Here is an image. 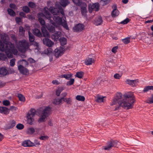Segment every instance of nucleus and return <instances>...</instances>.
I'll list each match as a JSON object with an SVG mask.
<instances>
[{
    "label": "nucleus",
    "mask_w": 153,
    "mask_h": 153,
    "mask_svg": "<svg viewBox=\"0 0 153 153\" xmlns=\"http://www.w3.org/2000/svg\"><path fill=\"white\" fill-rule=\"evenodd\" d=\"M122 94L119 92L116 94V96L113 100L111 105L117 104L118 105L114 109V111H117L119 109L120 107L127 109H131L133 108V103L135 102V97L133 93L129 92L123 95L124 99L122 98Z\"/></svg>",
    "instance_id": "f257e3e1"
},
{
    "label": "nucleus",
    "mask_w": 153,
    "mask_h": 153,
    "mask_svg": "<svg viewBox=\"0 0 153 153\" xmlns=\"http://www.w3.org/2000/svg\"><path fill=\"white\" fill-rule=\"evenodd\" d=\"M1 39H0V51L5 52L8 58H12L13 57V54H17L18 51L15 48L14 44L6 40L5 36H2Z\"/></svg>",
    "instance_id": "f03ea898"
},
{
    "label": "nucleus",
    "mask_w": 153,
    "mask_h": 153,
    "mask_svg": "<svg viewBox=\"0 0 153 153\" xmlns=\"http://www.w3.org/2000/svg\"><path fill=\"white\" fill-rule=\"evenodd\" d=\"M52 18L55 22L56 24L61 25L66 30H69V27L66 22L62 17H60L58 16H53Z\"/></svg>",
    "instance_id": "7ed1b4c3"
},
{
    "label": "nucleus",
    "mask_w": 153,
    "mask_h": 153,
    "mask_svg": "<svg viewBox=\"0 0 153 153\" xmlns=\"http://www.w3.org/2000/svg\"><path fill=\"white\" fill-rule=\"evenodd\" d=\"M118 143L117 140L111 139L107 142L106 145L102 146V149L105 150L110 151L113 148L116 147Z\"/></svg>",
    "instance_id": "20e7f679"
},
{
    "label": "nucleus",
    "mask_w": 153,
    "mask_h": 153,
    "mask_svg": "<svg viewBox=\"0 0 153 153\" xmlns=\"http://www.w3.org/2000/svg\"><path fill=\"white\" fill-rule=\"evenodd\" d=\"M51 107L48 106L45 108L43 110L41 117L38 120L39 123L45 121V119L51 113Z\"/></svg>",
    "instance_id": "39448f33"
},
{
    "label": "nucleus",
    "mask_w": 153,
    "mask_h": 153,
    "mask_svg": "<svg viewBox=\"0 0 153 153\" xmlns=\"http://www.w3.org/2000/svg\"><path fill=\"white\" fill-rule=\"evenodd\" d=\"M36 111L34 108H31L27 115V123L32 125L34 121L33 117L36 114Z\"/></svg>",
    "instance_id": "423d86ee"
},
{
    "label": "nucleus",
    "mask_w": 153,
    "mask_h": 153,
    "mask_svg": "<svg viewBox=\"0 0 153 153\" xmlns=\"http://www.w3.org/2000/svg\"><path fill=\"white\" fill-rule=\"evenodd\" d=\"M46 8L48 9L47 7H46L44 8V13H39L38 14V19L39 18L45 17L49 20L51 19L52 17L51 15L48 10L46 9Z\"/></svg>",
    "instance_id": "0eeeda50"
},
{
    "label": "nucleus",
    "mask_w": 153,
    "mask_h": 153,
    "mask_svg": "<svg viewBox=\"0 0 153 153\" xmlns=\"http://www.w3.org/2000/svg\"><path fill=\"white\" fill-rule=\"evenodd\" d=\"M51 24L47 25V27L48 30L50 32L53 33L55 30V26H56V23L53 20L51 19L49 20Z\"/></svg>",
    "instance_id": "6e6552de"
},
{
    "label": "nucleus",
    "mask_w": 153,
    "mask_h": 153,
    "mask_svg": "<svg viewBox=\"0 0 153 153\" xmlns=\"http://www.w3.org/2000/svg\"><path fill=\"white\" fill-rule=\"evenodd\" d=\"M18 44L19 47L22 49L25 50L29 48V43L25 40H22L19 41Z\"/></svg>",
    "instance_id": "1a4fd4ad"
},
{
    "label": "nucleus",
    "mask_w": 153,
    "mask_h": 153,
    "mask_svg": "<svg viewBox=\"0 0 153 153\" xmlns=\"http://www.w3.org/2000/svg\"><path fill=\"white\" fill-rule=\"evenodd\" d=\"M18 69L20 73L23 75H26L29 74L28 70L21 65L18 66Z\"/></svg>",
    "instance_id": "9d476101"
},
{
    "label": "nucleus",
    "mask_w": 153,
    "mask_h": 153,
    "mask_svg": "<svg viewBox=\"0 0 153 153\" xmlns=\"http://www.w3.org/2000/svg\"><path fill=\"white\" fill-rule=\"evenodd\" d=\"M84 27L83 24L79 23L73 27V29L74 32H79L83 30Z\"/></svg>",
    "instance_id": "9b49d317"
},
{
    "label": "nucleus",
    "mask_w": 153,
    "mask_h": 153,
    "mask_svg": "<svg viewBox=\"0 0 153 153\" xmlns=\"http://www.w3.org/2000/svg\"><path fill=\"white\" fill-rule=\"evenodd\" d=\"M64 49V48L62 47H60L59 49L57 48L55 49V56L56 58H59L63 54Z\"/></svg>",
    "instance_id": "f8f14e48"
},
{
    "label": "nucleus",
    "mask_w": 153,
    "mask_h": 153,
    "mask_svg": "<svg viewBox=\"0 0 153 153\" xmlns=\"http://www.w3.org/2000/svg\"><path fill=\"white\" fill-rule=\"evenodd\" d=\"M113 10L112 11L111 15L113 17H115L118 16L119 14V10L117 9V5L116 4L113 5L112 7Z\"/></svg>",
    "instance_id": "ddd939ff"
},
{
    "label": "nucleus",
    "mask_w": 153,
    "mask_h": 153,
    "mask_svg": "<svg viewBox=\"0 0 153 153\" xmlns=\"http://www.w3.org/2000/svg\"><path fill=\"white\" fill-rule=\"evenodd\" d=\"M81 11L82 16H86L87 12L86 7L87 5L85 2H83L81 5Z\"/></svg>",
    "instance_id": "4468645a"
},
{
    "label": "nucleus",
    "mask_w": 153,
    "mask_h": 153,
    "mask_svg": "<svg viewBox=\"0 0 153 153\" xmlns=\"http://www.w3.org/2000/svg\"><path fill=\"white\" fill-rule=\"evenodd\" d=\"M42 41L44 45L49 47L52 46L54 44V42L48 38L44 39Z\"/></svg>",
    "instance_id": "2eb2a0df"
},
{
    "label": "nucleus",
    "mask_w": 153,
    "mask_h": 153,
    "mask_svg": "<svg viewBox=\"0 0 153 153\" xmlns=\"http://www.w3.org/2000/svg\"><path fill=\"white\" fill-rule=\"evenodd\" d=\"M59 7L58 8H55L53 7H50L49 10L53 14V16H57L59 14Z\"/></svg>",
    "instance_id": "dca6fc26"
},
{
    "label": "nucleus",
    "mask_w": 153,
    "mask_h": 153,
    "mask_svg": "<svg viewBox=\"0 0 153 153\" xmlns=\"http://www.w3.org/2000/svg\"><path fill=\"white\" fill-rule=\"evenodd\" d=\"M22 144L24 147L33 146H34L33 143L29 140H25L22 143Z\"/></svg>",
    "instance_id": "f3484780"
},
{
    "label": "nucleus",
    "mask_w": 153,
    "mask_h": 153,
    "mask_svg": "<svg viewBox=\"0 0 153 153\" xmlns=\"http://www.w3.org/2000/svg\"><path fill=\"white\" fill-rule=\"evenodd\" d=\"M0 113L5 115L9 113V108L5 106H0Z\"/></svg>",
    "instance_id": "a211bd4d"
},
{
    "label": "nucleus",
    "mask_w": 153,
    "mask_h": 153,
    "mask_svg": "<svg viewBox=\"0 0 153 153\" xmlns=\"http://www.w3.org/2000/svg\"><path fill=\"white\" fill-rule=\"evenodd\" d=\"M138 81V79L134 80L128 79L126 81V82L130 85H131L132 86H134Z\"/></svg>",
    "instance_id": "6ab92c4d"
},
{
    "label": "nucleus",
    "mask_w": 153,
    "mask_h": 153,
    "mask_svg": "<svg viewBox=\"0 0 153 153\" xmlns=\"http://www.w3.org/2000/svg\"><path fill=\"white\" fill-rule=\"evenodd\" d=\"M33 32L34 35L40 37L42 36V34L40 31L38 29H34L33 30Z\"/></svg>",
    "instance_id": "aec40b11"
},
{
    "label": "nucleus",
    "mask_w": 153,
    "mask_h": 153,
    "mask_svg": "<svg viewBox=\"0 0 153 153\" xmlns=\"http://www.w3.org/2000/svg\"><path fill=\"white\" fill-rule=\"evenodd\" d=\"M8 74H9V73L6 68L4 67L0 68V75L1 76H5Z\"/></svg>",
    "instance_id": "412c9836"
},
{
    "label": "nucleus",
    "mask_w": 153,
    "mask_h": 153,
    "mask_svg": "<svg viewBox=\"0 0 153 153\" xmlns=\"http://www.w3.org/2000/svg\"><path fill=\"white\" fill-rule=\"evenodd\" d=\"M94 59L88 58L85 61V64L86 65H91L92 63L94 62Z\"/></svg>",
    "instance_id": "4be33fe9"
},
{
    "label": "nucleus",
    "mask_w": 153,
    "mask_h": 153,
    "mask_svg": "<svg viewBox=\"0 0 153 153\" xmlns=\"http://www.w3.org/2000/svg\"><path fill=\"white\" fill-rule=\"evenodd\" d=\"M61 45L64 48V45L67 43V39L64 37L61 38L59 39Z\"/></svg>",
    "instance_id": "5701e85b"
},
{
    "label": "nucleus",
    "mask_w": 153,
    "mask_h": 153,
    "mask_svg": "<svg viewBox=\"0 0 153 153\" xmlns=\"http://www.w3.org/2000/svg\"><path fill=\"white\" fill-rule=\"evenodd\" d=\"M41 30L43 36L45 37L49 36V33L45 27L43 26L41 28Z\"/></svg>",
    "instance_id": "b1692460"
},
{
    "label": "nucleus",
    "mask_w": 153,
    "mask_h": 153,
    "mask_svg": "<svg viewBox=\"0 0 153 153\" xmlns=\"http://www.w3.org/2000/svg\"><path fill=\"white\" fill-rule=\"evenodd\" d=\"M69 1V0H61L60 4L63 7H65L69 4L70 2Z\"/></svg>",
    "instance_id": "393cba45"
},
{
    "label": "nucleus",
    "mask_w": 153,
    "mask_h": 153,
    "mask_svg": "<svg viewBox=\"0 0 153 153\" xmlns=\"http://www.w3.org/2000/svg\"><path fill=\"white\" fill-rule=\"evenodd\" d=\"M102 21L101 17H99L95 20V24L96 25H99L101 24Z\"/></svg>",
    "instance_id": "a878e982"
},
{
    "label": "nucleus",
    "mask_w": 153,
    "mask_h": 153,
    "mask_svg": "<svg viewBox=\"0 0 153 153\" xmlns=\"http://www.w3.org/2000/svg\"><path fill=\"white\" fill-rule=\"evenodd\" d=\"M35 132V129L33 127L28 128L27 131V133L28 134H32Z\"/></svg>",
    "instance_id": "bb28decb"
},
{
    "label": "nucleus",
    "mask_w": 153,
    "mask_h": 153,
    "mask_svg": "<svg viewBox=\"0 0 153 153\" xmlns=\"http://www.w3.org/2000/svg\"><path fill=\"white\" fill-rule=\"evenodd\" d=\"M72 75L71 74H62L60 76L61 78H64L67 80H69L70 78L72 77Z\"/></svg>",
    "instance_id": "cd10ccee"
},
{
    "label": "nucleus",
    "mask_w": 153,
    "mask_h": 153,
    "mask_svg": "<svg viewBox=\"0 0 153 153\" xmlns=\"http://www.w3.org/2000/svg\"><path fill=\"white\" fill-rule=\"evenodd\" d=\"M16 124V122L14 120H12L10 124L7 126V129H10L12 128L15 126Z\"/></svg>",
    "instance_id": "c85d7f7f"
},
{
    "label": "nucleus",
    "mask_w": 153,
    "mask_h": 153,
    "mask_svg": "<svg viewBox=\"0 0 153 153\" xmlns=\"http://www.w3.org/2000/svg\"><path fill=\"white\" fill-rule=\"evenodd\" d=\"M52 102L53 104L56 105H59L61 103V100L60 99L55 98L53 100Z\"/></svg>",
    "instance_id": "c756f323"
},
{
    "label": "nucleus",
    "mask_w": 153,
    "mask_h": 153,
    "mask_svg": "<svg viewBox=\"0 0 153 153\" xmlns=\"http://www.w3.org/2000/svg\"><path fill=\"white\" fill-rule=\"evenodd\" d=\"M17 97L20 101H21L22 102H24L25 101V98L22 94H18Z\"/></svg>",
    "instance_id": "7c9ffc66"
},
{
    "label": "nucleus",
    "mask_w": 153,
    "mask_h": 153,
    "mask_svg": "<svg viewBox=\"0 0 153 153\" xmlns=\"http://www.w3.org/2000/svg\"><path fill=\"white\" fill-rule=\"evenodd\" d=\"M22 10L24 12L26 13H28L30 12V9L27 6H25L22 7Z\"/></svg>",
    "instance_id": "2f4dec72"
},
{
    "label": "nucleus",
    "mask_w": 153,
    "mask_h": 153,
    "mask_svg": "<svg viewBox=\"0 0 153 153\" xmlns=\"http://www.w3.org/2000/svg\"><path fill=\"white\" fill-rule=\"evenodd\" d=\"M7 55H6L4 53H0V60L2 61H5L7 59Z\"/></svg>",
    "instance_id": "473e14b6"
},
{
    "label": "nucleus",
    "mask_w": 153,
    "mask_h": 153,
    "mask_svg": "<svg viewBox=\"0 0 153 153\" xmlns=\"http://www.w3.org/2000/svg\"><path fill=\"white\" fill-rule=\"evenodd\" d=\"M73 2L77 6H80L83 3L82 0H72Z\"/></svg>",
    "instance_id": "72a5a7b5"
},
{
    "label": "nucleus",
    "mask_w": 153,
    "mask_h": 153,
    "mask_svg": "<svg viewBox=\"0 0 153 153\" xmlns=\"http://www.w3.org/2000/svg\"><path fill=\"white\" fill-rule=\"evenodd\" d=\"M130 37H127L122 39V41L125 44H127L130 42Z\"/></svg>",
    "instance_id": "f704fd0d"
},
{
    "label": "nucleus",
    "mask_w": 153,
    "mask_h": 153,
    "mask_svg": "<svg viewBox=\"0 0 153 153\" xmlns=\"http://www.w3.org/2000/svg\"><path fill=\"white\" fill-rule=\"evenodd\" d=\"M76 100L81 101H84L85 100V98L83 96L81 95H77L76 97Z\"/></svg>",
    "instance_id": "c9c22d12"
},
{
    "label": "nucleus",
    "mask_w": 153,
    "mask_h": 153,
    "mask_svg": "<svg viewBox=\"0 0 153 153\" xmlns=\"http://www.w3.org/2000/svg\"><path fill=\"white\" fill-rule=\"evenodd\" d=\"M28 5L29 7L32 8H35L36 7L35 3L32 1H29L28 3Z\"/></svg>",
    "instance_id": "e433bc0d"
},
{
    "label": "nucleus",
    "mask_w": 153,
    "mask_h": 153,
    "mask_svg": "<svg viewBox=\"0 0 153 153\" xmlns=\"http://www.w3.org/2000/svg\"><path fill=\"white\" fill-rule=\"evenodd\" d=\"M7 12L8 13L10 16H14L15 15V12L11 9L8 8L7 9Z\"/></svg>",
    "instance_id": "4c0bfd02"
},
{
    "label": "nucleus",
    "mask_w": 153,
    "mask_h": 153,
    "mask_svg": "<svg viewBox=\"0 0 153 153\" xmlns=\"http://www.w3.org/2000/svg\"><path fill=\"white\" fill-rule=\"evenodd\" d=\"M29 39L30 42H33L34 41L35 38L34 36L31 34L30 32H29Z\"/></svg>",
    "instance_id": "58836bf2"
},
{
    "label": "nucleus",
    "mask_w": 153,
    "mask_h": 153,
    "mask_svg": "<svg viewBox=\"0 0 153 153\" xmlns=\"http://www.w3.org/2000/svg\"><path fill=\"white\" fill-rule=\"evenodd\" d=\"M83 72L82 71L78 72L76 74V76L79 78H81L83 76Z\"/></svg>",
    "instance_id": "ea45409f"
},
{
    "label": "nucleus",
    "mask_w": 153,
    "mask_h": 153,
    "mask_svg": "<svg viewBox=\"0 0 153 153\" xmlns=\"http://www.w3.org/2000/svg\"><path fill=\"white\" fill-rule=\"evenodd\" d=\"M103 98L102 96H98L97 98V101L98 102H103Z\"/></svg>",
    "instance_id": "a19ab883"
},
{
    "label": "nucleus",
    "mask_w": 153,
    "mask_h": 153,
    "mask_svg": "<svg viewBox=\"0 0 153 153\" xmlns=\"http://www.w3.org/2000/svg\"><path fill=\"white\" fill-rule=\"evenodd\" d=\"M92 6L94 7V8L95 9V10L96 11H98L99 10V4L98 3H95L92 4Z\"/></svg>",
    "instance_id": "79ce46f5"
},
{
    "label": "nucleus",
    "mask_w": 153,
    "mask_h": 153,
    "mask_svg": "<svg viewBox=\"0 0 153 153\" xmlns=\"http://www.w3.org/2000/svg\"><path fill=\"white\" fill-rule=\"evenodd\" d=\"M16 128L19 130H22L24 127V125L21 123H19L16 126Z\"/></svg>",
    "instance_id": "37998d69"
},
{
    "label": "nucleus",
    "mask_w": 153,
    "mask_h": 153,
    "mask_svg": "<svg viewBox=\"0 0 153 153\" xmlns=\"http://www.w3.org/2000/svg\"><path fill=\"white\" fill-rule=\"evenodd\" d=\"M74 81V79H71L70 80L67 82L66 83V85L67 86L71 85H72Z\"/></svg>",
    "instance_id": "c03bdc74"
},
{
    "label": "nucleus",
    "mask_w": 153,
    "mask_h": 153,
    "mask_svg": "<svg viewBox=\"0 0 153 153\" xmlns=\"http://www.w3.org/2000/svg\"><path fill=\"white\" fill-rule=\"evenodd\" d=\"M52 50L51 48H49L47 49V51H45V54H47L48 56H49L52 53Z\"/></svg>",
    "instance_id": "a18cd8bd"
},
{
    "label": "nucleus",
    "mask_w": 153,
    "mask_h": 153,
    "mask_svg": "<svg viewBox=\"0 0 153 153\" xmlns=\"http://www.w3.org/2000/svg\"><path fill=\"white\" fill-rule=\"evenodd\" d=\"M2 103L4 105L6 106L9 105H10V101L7 100H4L3 101Z\"/></svg>",
    "instance_id": "49530a36"
},
{
    "label": "nucleus",
    "mask_w": 153,
    "mask_h": 153,
    "mask_svg": "<svg viewBox=\"0 0 153 153\" xmlns=\"http://www.w3.org/2000/svg\"><path fill=\"white\" fill-rule=\"evenodd\" d=\"M130 22V19L128 18H126V19L121 21L120 24L125 25L127 24Z\"/></svg>",
    "instance_id": "de8ad7c7"
},
{
    "label": "nucleus",
    "mask_w": 153,
    "mask_h": 153,
    "mask_svg": "<svg viewBox=\"0 0 153 153\" xmlns=\"http://www.w3.org/2000/svg\"><path fill=\"white\" fill-rule=\"evenodd\" d=\"M38 20L42 25H45V20L42 18H39Z\"/></svg>",
    "instance_id": "09e8293b"
},
{
    "label": "nucleus",
    "mask_w": 153,
    "mask_h": 153,
    "mask_svg": "<svg viewBox=\"0 0 153 153\" xmlns=\"http://www.w3.org/2000/svg\"><path fill=\"white\" fill-rule=\"evenodd\" d=\"M151 85L147 86L144 87L143 91L145 93L148 91L149 90H151Z\"/></svg>",
    "instance_id": "8fccbe9b"
},
{
    "label": "nucleus",
    "mask_w": 153,
    "mask_h": 153,
    "mask_svg": "<svg viewBox=\"0 0 153 153\" xmlns=\"http://www.w3.org/2000/svg\"><path fill=\"white\" fill-rule=\"evenodd\" d=\"M59 32H57L55 33L53 35L55 39H58L60 37Z\"/></svg>",
    "instance_id": "3c124183"
},
{
    "label": "nucleus",
    "mask_w": 153,
    "mask_h": 153,
    "mask_svg": "<svg viewBox=\"0 0 153 153\" xmlns=\"http://www.w3.org/2000/svg\"><path fill=\"white\" fill-rule=\"evenodd\" d=\"M15 59H13L10 60V65L11 67L13 66L15 64Z\"/></svg>",
    "instance_id": "603ef678"
},
{
    "label": "nucleus",
    "mask_w": 153,
    "mask_h": 153,
    "mask_svg": "<svg viewBox=\"0 0 153 153\" xmlns=\"http://www.w3.org/2000/svg\"><path fill=\"white\" fill-rule=\"evenodd\" d=\"M49 138V137L47 136H41L39 137V139L42 140H48Z\"/></svg>",
    "instance_id": "864d4df0"
},
{
    "label": "nucleus",
    "mask_w": 153,
    "mask_h": 153,
    "mask_svg": "<svg viewBox=\"0 0 153 153\" xmlns=\"http://www.w3.org/2000/svg\"><path fill=\"white\" fill-rule=\"evenodd\" d=\"M22 62V63L24 64L25 65V66H26L27 65H28V63L27 61H26L25 59H22V60L19 61V62H20L21 63V62Z\"/></svg>",
    "instance_id": "5fc2aeb1"
},
{
    "label": "nucleus",
    "mask_w": 153,
    "mask_h": 153,
    "mask_svg": "<svg viewBox=\"0 0 153 153\" xmlns=\"http://www.w3.org/2000/svg\"><path fill=\"white\" fill-rule=\"evenodd\" d=\"M88 7L89 11L90 13H91L94 9V7H93L92 6V5L91 4H89Z\"/></svg>",
    "instance_id": "6e6d98bb"
},
{
    "label": "nucleus",
    "mask_w": 153,
    "mask_h": 153,
    "mask_svg": "<svg viewBox=\"0 0 153 153\" xmlns=\"http://www.w3.org/2000/svg\"><path fill=\"white\" fill-rule=\"evenodd\" d=\"M60 13L62 15H64V12L63 9L61 6L59 7V14Z\"/></svg>",
    "instance_id": "4d7b16f0"
},
{
    "label": "nucleus",
    "mask_w": 153,
    "mask_h": 153,
    "mask_svg": "<svg viewBox=\"0 0 153 153\" xmlns=\"http://www.w3.org/2000/svg\"><path fill=\"white\" fill-rule=\"evenodd\" d=\"M148 103L150 104L153 103V95L148 100Z\"/></svg>",
    "instance_id": "13d9d810"
},
{
    "label": "nucleus",
    "mask_w": 153,
    "mask_h": 153,
    "mask_svg": "<svg viewBox=\"0 0 153 153\" xmlns=\"http://www.w3.org/2000/svg\"><path fill=\"white\" fill-rule=\"evenodd\" d=\"M15 21L17 24H19L22 21V19L20 17H16L15 18Z\"/></svg>",
    "instance_id": "bf43d9fd"
},
{
    "label": "nucleus",
    "mask_w": 153,
    "mask_h": 153,
    "mask_svg": "<svg viewBox=\"0 0 153 153\" xmlns=\"http://www.w3.org/2000/svg\"><path fill=\"white\" fill-rule=\"evenodd\" d=\"M17 108L16 107L14 106H10L9 108V111L10 112V111H15L16 110Z\"/></svg>",
    "instance_id": "052dcab7"
},
{
    "label": "nucleus",
    "mask_w": 153,
    "mask_h": 153,
    "mask_svg": "<svg viewBox=\"0 0 153 153\" xmlns=\"http://www.w3.org/2000/svg\"><path fill=\"white\" fill-rule=\"evenodd\" d=\"M62 90L61 89H57L56 91V95L57 96H59Z\"/></svg>",
    "instance_id": "680f3d73"
},
{
    "label": "nucleus",
    "mask_w": 153,
    "mask_h": 153,
    "mask_svg": "<svg viewBox=\"0 0 153 153\" xmlns=\"http://www.w3.org/2000/svg\"><path fill=\"white\" fill-rule=\"evenodd\" d=\"M101 2H102L103 5H106L109 2V0H101Z\"/></svg>",
    "instance_id": "e2e57ef3"
},
{
    "label": "nucleus",
    "mask_w": 153,
    "mask_h": 153,
    "mask_svg": "<svg viewBox=\"0 0 153 153\" xmlns=\"http://www.w3.org/2000/svg\"><path fill=\"white\" fill-rule=\"evenodd\" d=\"M118 48V46H117L114 47L112 49V52L114 53H115L117 52V50Z\"/></svg>",
    "instance_id": "0e129e2a"
},
{
    "label": "nucleus",
    "mask_w": 153,
    "mask_h": 153,
    "mask_svg": "<svg viewBox=\"0 0 153 153\" xmlns=\"http://www.w3.org/2000/svg\"><path fill=\"white\" fill-rule=\"evenodd\" d=\"M19 32H21L22 33H24L25 30H24V28H23L22 26L19 27Z\"/></svg>",
    "instance_id": "69168bd1"
},
{
    "label": "nucleus",
    "mask_w": 153,
    "mask_h": 153,
    "mask_svg": "<svg viewBox=\"0 0 153 153\" xmlns=\"http://www.w3.org/2000/svg\"><path fill=\"white\" fill-rule=\"evenodd\" d=\"M34 144V146H36V145H40L39 142L37 140H35L34 141V143H33Z\"/></svg>",
    "instance_id": "338daca9"
},
{
    "label": "nucleus",
    "mask_w": 153,
    "mask_h": 153,
    "mask_svg": "<svg viewBox=\"0 0 153 153\" xmlns=\"http://www.w3.org/2000/svg\"><path fill=\"white\" fill-rule=\"evenodd\" d=\"M120 77L121 76L118 74H115L114 75V78L116 79H119Z\"/></svg>",
    "instance_id": "774afa93"
}]
</instances>
